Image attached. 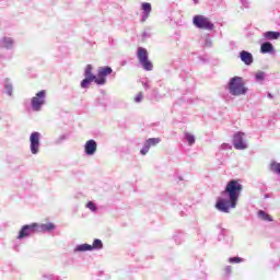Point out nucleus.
<instances>
[{
	"instance_id": "14",
	"label": "nucleus",
	"mask_w": 280,
	"mask_h": 280,
	"mask_svg": "<svg viewBox=\"0 0 280 280\" xmlns=\"http://www.w3.org/2000/svg\"><path fill=\"white\" fill-rule=\"evenodd\" d=\"M264 36H265V38H267V40H279L280 33L273 32V31H268L264 34Z\"/></svg>"
},
{
	"instance_id": "13",
	"label": "nucleus",
	"mask_w": 280,
	"mask_h": 280,
	"mask_svg": "<svg viewBox=\"0 0 280 280\" xmlns=\"http://www.w3.org/2000/svg\"><path fill=\"white\" fill-rule=\"evenodd\" d=\"M54 229H56V225H54V223H46V224L37 223V233H40L43 231H54Z\"/></svg>"
},
{
	"instance_id": "22",
	"label": "nucleus",
	"mask_w": 280,
	"mask_h": 280,
	"mask_svg": "<svg viewBox=\"0 0 280 280\" xmlns=\"http://www.w3.org/2000/svg\"><path fill=\"white\" fill-rule=\"evenodd\" d=\"M91 82H94L93 79H83L81 82V88L82 89H89V84H91Z\"/></svg>"
},
{
	"instance_id": "11",
	"label": "nucleus",
	"mask_w": 280,
	"mask_h": 280,
	"mask_svg": "<svg viewBox=\"0 0 280 280\" xmlns=\"http://www.w3.org/2000/svg\"><path fill=\"white\" fill-rule=\"evenodd\" d=\"M85 154L93 156L97 152V142L95 140H88L84 145Z\"/></svg>"
},
{
	"instance_id": "15",
	"label": "nucleus",
	"mask_w": 280,
	"mask_h": 280,
	"mask_svg": "<svg viewBox=\"0 0 280 280\" xmlns=\"http://www.w3.org/2000/svg\"><path fill=\"white\" fill-rule=\"evenodd\" d=\"M85 78L89 80H93L94 82H95V80H97V77H95L93 73V66L88 65L85 67Z\"/></svg>"
},
{
	"instance_id": "21",
	"label": "nucleus",
	"mask_w": 280,
	"mask_h": 280,
	"mask_svg": "<svg viewBox=\"0 0 280 280\" xmlns=\"http://www.w3.org/2000/svg\"><path fill=\"white\" fill-rule=\"evenodd\" d=\"M185 139L188 141L189 145H194L196 143V138L191 133H186Z\"/></svg>"
},
{
	"instance_id": "12",
	"label": "nucleus",
	"mask_w": 280,
	"mask_h": 280,
	"mask_svg": "<svg viewBox=\"0 0 280 280\" xmlns=\"http://www.w3.org/2000/svg\"><path fill=\"white\" fill-rule=\"evenodd\" d=\"M241 60L242 62H244V65H247V66H250L253 65V54L246 51V50H243L241 51Z\"/></svg>"
},
{
	"instance_id": "18",
	"label": "nucleus",
	"mask_w": 280,
	"mask_h": 280,
	"mask_svg": "<svg viewBox=\"0 0 280 280\" xmlns=\"http://www.w3.org/2000/svg\"><path fill=\"white\" fill-rule=\"evenodd\" d=\"M258 217L261 219V220H265L266 222H272V217H270V214L266 213V211L264 210H260L258 212Z\"/></svg>"
},
{
	"instance_id": "16",
	"label": "nucleus",
	"mask_w": 280,
	"mask_h": 280,
	"mask_svg": "<svg viewBox=\"0 0 280 280\" xmlns=\"http://www.w3.org/2000/svg\"><path fill=\"white\" fill-rule=\"evenodd\" d=\"M77 253H85L86 250H93V246L89 244L78 245L74 249Z\"/></svg>"
},
{
	"instance_id": "10",
	"label": "nucleus",
	"mask_w": 280,
	"mask_h": 280,
	"mask_svg": "<svg viewBox=\"0 0 280 280\" xmlns=\"http://www.w3.org/2000/svg\"><path fill=\"white\" fill-rule=\"evenodd\" d=\"M233 143L235 150H246V142H244V132H237L234 135Z\"/></svg>"
},
{
	"instance_id": "17",
	"label": "nucleus",
	"mask_w": 280,
	"mask_h": 280,
	"mask_svg": "<svg viewBox=\"0 0 280 280\" xmlns=\"http://www.w3.org/2000/svg\"><path fill=\"white\" fill-rule=\"evenodd\" d=\"M273 46L270 44V42H266L260 46V50L262 54H270L272 51Z\"/></svg>"
},
{
	"instance_id": "5",
	"label": "nucleus",
	"mask_w": 280,
	"mask_h": 280,
	"mask_svg": "<svg viewBox=\"0 0 280 280\" xmlns=\"http://www.w3.org/2000/svg\"><path fill=\"white\" fill-rule=\"evenodd\" d=\"M34 233H38V223L22 226L18 240H24V237H30V235H34Z\"/></svg>"
},
{
	"instance_id": "20",
	"label": "nucleus",
	"mask_w": 280,
	"mask_h": 280,
	"mask_svg": "<svg viewBox=\"0 0 280 280\" xmlns=\"http://www.w3.org/2000/svg\"><path fill=\"white\" fill-rule=\"evenodd\" d=\"M91 246H92V250H93L94 248H96V249L103 248L104 244L102 243V240L95 238L93 242V245H91Z\"/></svg>"
},
{
	"instance_id": "24",
	"label": "nucleus",
	"mask_w": 280,
	"mask_h": 280,
	"mask_svg": "<svg viewBox=\"0 0 280 280\" xmlns=\"http://www.w3.org/2000/svg\"><path fill=\"white\" fill-rule=\"evenodd\" d=\"M86 208L90 209V211H97V208L95 207V203L93 201H89L86 203Z\"/></svg>"
},
{
	"instance_id": "25",
	"label": "nucleus",
	"mask_w": 280,
	"mask_h": 280,
	"mask_svg": "<svg viewBox=\"0 0 280 280\" xmlns=\"http://www.w3.org/2000/svg\"><path fill=\"white\" fill-rule=\"evenodd\" d=\"M230 264H242L241 257H232L229 259Z\"/></svg>"
},
{
	"instance_id": "23",
	"label": "nucleus",
	"mask_w": 280,
	"mask_h": 280,
	"mask_svg": "<svg viewBox=\"0 0 280 280\" xmlns=\"http://www.w3.org/2000/svg\"><path fill=\"white\" fill-rule=\"evenodd\" d=\"M265 78L266 73L264 71L256 72V80H258V82H264Z\"/></svg>"
},
{
	"instance_id": "9",
	"label": "nucleus",
	"mask_w": 280,
	"mask_h": 280,
	"mask_svg": "<svg viewBox=\"0 0 280 280\" xmlns=\"http://www.w3.org/2000/svg\"><path fill=\"white\" fill-rule=\"evenodd\" d=\"M161 141V138H149L143 148L140 150V154H142V156H145V154H148V152H150V148L154 147V145H159V142Z\"/></svg>"
},
{
	"instance_id": "1",
	"label": "nucleus",
	"mask_w": 280,
	"mask_h": 280,
	"mask_svg": "<svg viewBox=\"0 0 280 280\" xmlns=\"http://www.w3.org/2000/svg\"><path fill=\"white\" fill-rule=\"evenodd\" d=\"M243 189L244 186H242L240 179L230 180L226 184L225 189L221 192V197L215 203V209L222 213H229L230 209H235Z\"/></svg>"
},
{
	"instance_id": "7",
	"label": "nucleus",
	"mask_w": 280,
	"mask_h": 280,
	"mask_svg": "<svg viewBox=\"0 0 280 280\" xmlns=\"http://www.w3.org/2000/svg\"><path fill=\"white\" fill-rule=\"evenodd\" d=\"M45 104V90L39 91L36 96L32 98L33 110H40V106Z\"/></svg>"
},
{
	"instance_id": "4",
	"label": "nucleus",
	"mask_w": 280,
	"mask_h": 280,
	"mask_svg": "<svg viewBox=\"0 0 280 280\" xmlns=\"http://www.w3.org/2000/svg\"><path fill=\"white\" fill-rule=\"evenodd\" d=\"M194 25H196L199 30H213V23L209 21V18L205 15H195L192 19Z\"/></svg>"
},
{
	"instance_id": "26",
	"label": "nucleus",
	"mask_w": 280,
	"mask_h": 280,
	"mask_svg": "<svg viewBox=\"0 0 280 280\" xmlns=\"http://www.w3.org/2000/svg\"><path fill=\"white\" fill-rule=\"evenodd\" d=\"M141 100H143V94L140 92V93H138V94L136 95L135 102L139 103V102H141Z\"/></svg>"
},
{
	"instance_id": "8",
	"label": "nucleus",
	"mask_w": 280,
	"mask_h": 280,
	"mask_svg": "<svg viewBox=\"0 0 280 280\" xmlns=\"http://www.w3.org/2000/svg\"><path fill=\"white\" fill-rule=\"evenodd\" d=\"M30 141H31L32 154H38V148H40V133L39 132L31 133Z\"/></svg>"
},
{
	"instance_id": "2",
	"label": "nucleus",
	"mask_w": 280,
	"mask_h": 280,
	"mask_svg": "<svg viewBox=\"0 0 280 280\" xmlns=\"http://www.w3.org/2000/svg\"><path fill=\"white\" fill-rule=\"evenodd\" d=\"M229 91L231 95L240 96L246 95V93H248V88H246V83H244L242 77H234L230 80Z\"/></svg>"
},
{
	"instance_id": "3",
	"label": "nucleus",
	"mask_w": 280,
	"mask_h": 280,
	"mask_svg": "<svg viewBox=\"0 0 280 280\" xmlns=\"http://www.w3.org/2000/svg\"><path fill=\"white\" fill-rule=\"evenodd\" d=\"M148 49L143 47H139L137 50V58L144 71H152L154 69V65L148 58Z\"/></svg>"
},
{
	"instance_id": "19",
	"label": "nucleus",
	"mask_w": 280,
	"mask_h": 280,
	"mask_svg": "<svg viewBox=\"0 0 280 280\" xmlns=\"http://www.w3.org/2000/svg\"><path fill=\"white\" fill-rule=\"evenodd\" d=\"M142 10H143L145 16H150V12H152V4H150L149 2H143Z\"/></svg>"
},
{
	"instance_id": "6",
	"label": "nucleus",
	"mask_w": 280,
	"mask_h": 280,
	"mask_svg": "<svg viewBox=\"0 0 280 280\" xmlns=\"http://www.w3.org/2000/svg\"><path fill=\"white\" fill-rule=\"evenodd\" d=\"M113 73V68L110 67H102L98 70L97 79H95V84L103 85L106 84V77Z\"/></svg>"
}]
</instances>
